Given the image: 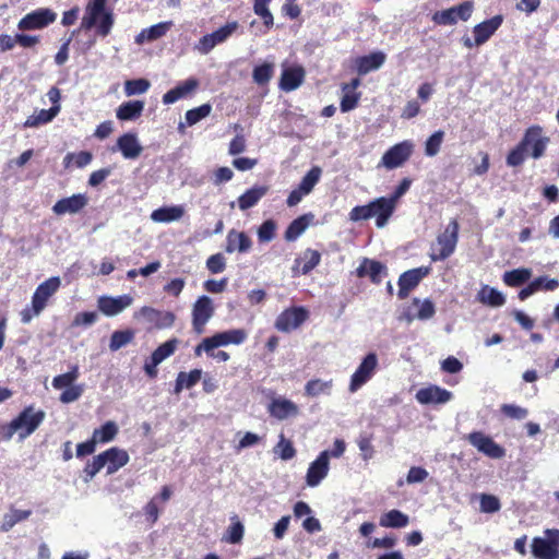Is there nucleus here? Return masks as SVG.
I'll use <instances>...</instances> for the list:
<instances>
[{"label":"nucleus","instance_id":"nucleus-1","mask_svg":"<svg viewBox=\"0 0 559 559\" xmlns=\"http://www.w3.org/2000/svg\"><path fill=\"white\" fill-rule=\"evenodd\" d=\"M61 280L58 276H52L40 283L35 289L31 306L24 308L20 316L24 324L29 323L33 318L38 317L48 306L49 299L59 290Z\"/></svg>","mask_w":559,"mask_h":559},{"label":"nucleus","instance_id":"nucleus-2","mask_svg":"<svg viewBox=\"0 0 559 559\" xmlns=\"http://www.w3.org/2000/svg\"><path fill=\"white\" fill-rule=\"evenodd\" d=\"M107 0H91L81 21V29L96 27L98 35L106 37L114 25L112 13L106 10Z\"/></svg>","mask_w":559,"mask_h":559},{"label":"nucleus","instance_id":"nucleus-3","mask_svg":"<svg viewBox=\"0 0 559 559\" xmlns=\"http://www.w3.org/2000/svg\"><path fill=\"white\" fill-rule=\"evenodd\" d=\"M44 418L45 413L43 411H35L33 407H26L9 425L3 426L0 433L7 440H10L14 433H19L20 439L23 440L38 428Z\"/></svg>","mask_w":559,"mask_h":559},{"label":"nucleus","instance_id":"nucleus-4","mask_svg":"<svg viewBox=\"0 0 559 559\" xmlns=\"http://www.w3.org/2000/svg\"><path fill=\"white\" fill-rule=\"evenodd\" d=\"M459 240V224L456 221H451L444 230L438 235L436 242L430 248V259L436 261H443L453 254Z\"/></svg>","mask_w":559,"mask_h":559},{"label":"nucleus","instance_id":"nucleus-5","mask_svg":"<svg viewBox=\"0 0 559 559\" xmlns=\"http://www.w3.org/2000/svg\"><path fill=\"white\" fill-rule=\"evenodd\" d=\"M247 338V333L241 329L223 331L214 334L211 337H205L194 348V354L200 356L202 352H211L221 346H227L229 344L239 345Z\"/></svg>","mask_w":559,"mask_h":559},{"label":"nucleus","instance_id":"nucleus-6","mask_svg":"<svg viewBox=\"0 0 559 559\" xmlns=\"http://www.w3.org/2000/svg\"><path fill=\"white\" fill-rule=\"evenodd\" d=\"M378 364L379 361L376 353L367 354L362 358L359 366L356 368L355 372L352 374L348 391L350 393H356L366 383H368L374 376L378 368Z\"/></svg>","mask_w":559,"mask_h":559},{"label":"nucleus","instance_id":"nucleus-7","mask_svg":"<svg viewBox=\"0 0 559 559\" xmlns=\"http://www.w3.org/2000/svg\"><path fill=\"white\" fill-rule=\"evenodd\" d=\"M474 11L472 1H464L459 5L447 10L437 11L432 15V21L438 25H454L459 20L467 21Z\"/></svg>","mask_w":559,"mask_h":559},{"label":"nucleus","instance_id":"nucleus-8","mask_svg":"<svg viewBox=\"0 0 559 559\" xmlns=\"http://www.w3.org/2000/svg\"><path fill=\"white\" fill-rule=\"evenodd\" d=\"M57 20V13L49 8H39L25 14L19 22L21 31L41 29Z\"/></svg>","mask_w":559,"mask_h":559},{"label":"nucleus","instance_id":"nucleus-9","mask_svg":"<svg viewBox=\"0 0 559 559\" xmlns=\"http://www.w3.org/2000/svg\"><path fill=\"white\" fill-rule=\"evenodd\" d=\"M214 314L213 301L209 296H201L192 308V326L197 333L204 331L205 324Z\"/></svg>","mask_w":559,"mask_h":559},{"label":"nucleus","instance_id":"nucleus-10","mask_svg":"<svg viewBox=\"0 0 559 559\" xmlns=\"http://www.w3.org/2000/svg\"><path fill=\"white\" fill-rule=\"evenodd\" d=\"M322 170L320 167H312L302 178L298 188L289 193L287 198V205L295 206L304 199V197L308 195L319 182Z\"/></svg>","mask_w":559,"mask_h":559},{"label":"nucleus","instance_id":"nucleus-11","mask_svg":"<svg viewBox=\"0 0 559 559\" xmlns=\"http://www.w3.org/2000/svg\"><path fill=\"white\" fill-rule=\"evenodd\" d=\"M467 440L479 452L491 459H501L504 456V449L480 431L471 432L467 436Z\"/></svg>","mask_w":559,"mask_h":559},{"label":"nucleus","instance_id":"nucleus-12","mask_svg":"<svg viewBox=\"0 0 559 559\" xmlns=\"http://www.w3.org/2000/svg\"><path fill=\"white\" fill-rule=\"evenodd\" d=\"M308 318L304 307H295L283 311L275 321V328L281 332H290L297 329Z\"/></svg>","mask_w":559,"mask_h":559},{"label":"nucleus","instance_id":"nucleus-13","mask_svg":"<svg viewBox=\"0 0 559 559\" xmlns=\"http://www.w3.org/2000/svg\"><path fill=\"white\" fill-rule=\"evenodd\" d=\"M412 147L407 142H399L382 156L380 166L386 169L401 167L411 156Z\"/></svg>","mask_w":559,"mask_h":559},{"label":"nucleus","instance_id":"nucleus-14","mask_svg":"<svg viewBox=\"0 0 559 559\" xmlns=\"http://www.w3.org/2000/svg\"><path fill=\"white\" fill-rule=\"evenodd\" d=\"M330 471V461L326 459V453H321L317 459L310 463L307 474L306 484L307 486L314 488L318 487L323 479L326 478Z\"/></svg>","mask_w":559,"mask_h":559},{"label":"nucleus","instance_id":"nucleus-15","mask_svg":"<svg viewBox=\"0 0 559 559\" xmlns=\"http://www.w3.org/2000/svg\"><path fill=\"white\" fill-rule=\"evenodd\" d=\"M429 272L430 267L428 266H420L404 272L399 278V298L405 299L409 292L414 289Z\"/></svg>","mask_w":559,"mask_h":559},{"label":"nucleus","instance_id":"nucleus-16","mask_svg":"<svg viewBox=\"0 0 559 559\" xmlns=\"http://www.w3.org/2000/svg\"><path fill=\"white\" fill-rule=\"evenodd\" d=\"M132 300V297L129 295H121L117 297L102 296L97 300V306L105 316L114 317L130 307Z\"/></svg>","mask_w":559,"mask_h":559},{"label":"nucleus","instance_id":"nucleus-17","mask_svg":"<svg viewBox=\"0 0 559 559\" xmlns=\"http://www.w3.org/2000/svg\"><path fill=\"white\" fill-rule=\"evenodd\" d=\"M453 397L452 392L440 388L438 385H429L417 391L416 400L424 405L429 404H445Z\"/></svg>","mask_w":559,"mask_h":559},{"label":"nucleus","instance_id":"nucleus-18","mask_svg":"<svg viewBox=\"0 0 559 559\" xmlns=\"http://www.w3.org/2000/svg\"><path fill=\"white\" fill-rule=\"evenodd\" d=\"M532 555L535 559H559V549L550 535L534 537L531 544Z\"/></svg>","mask_w":559,"mask_h":559},{"label":"nucleus","instance_id":"nucleus-19","mask_svg":"<svg viewBox=\"0 0 559 559\" xmlns=\"http://www.w3.org/2000/svg\"><path fill=\"white\" fill-rule=\"evenodd\" d=\"M87 202L88 199L85 194L78 193L56 202L52 211L57 215L76 214L87 205Z\"/></svg>","mask_w":559,"mask_h":559},{"label":"nucleus","instance_id":"nucleus-20","mask_svg":"<svg viewBox=\"0 0 559 559\" xmlns=\"http://www.w3.org/2000/svg\"><path fill=\"white\" fill-rule=\"evenodd\" d=\"M395 204L389 198H378L370 202L372 217H376V225L382 228L395 210Z\"/></svg>","mask_w":559,"mask_h":559},{"label":"nucleus","instance_id":"nucleus-21","mask_svg":"<svg viewBox=\"0 0 559 559\" xmlns=\"http://www.w3.org/2000/svg\"><path fill=\"white\" fill-rule=\"evenodd\" d=\"M269 413L278 420H284L292 416L298 415V406L285 397H274L269 404Z\"/></svg>","mask_w":559,"mask_h":559},{"label":"nucleus","instance_id":"nucleus-22","mask_svg":"<svg viewBox=\"0 0 559 559\" xmlns=\"http://www.w3.org/2000/svg\"><path fill=\"white\" fill-rule=\"evenodd\" d=\"M502 21L503 19L501 15H495L491 19L475 25L473 28V33L475 36L476 46H481L483 44H485L501 26Z\"/></svg>","mask_w":559,"mask_h":559},{"label":"nucleus","instance_id":"nucleus-23","mask_svg":"<svg viewBox=\"0 0 559 559\" xmlns=\"http://www.w3.org/2000/svg\"><path fill=\"white\" fill-rule=\"evenodd\" d=\"M102 455L108 475L116 473L129 462L127 451L116 447L104 451Z\"/></svg>","mask_w":559,"mask_h":559},{"label":"nucleus","instance_id":"nucleus-24","mask_svg":"<svg viewBox=\"0 0 559 559\" xmlns=\"http://www.w3.org/2000/svg\"><path fill=\"white\" fill-rule=\"evenodd\" d=\"M559 287V281L548 276H539L533 280L526 287L520 290L519 298L525 300L540 290L554 292Z\"/></svg>","mask_w":559,"mask_h":559},{"label":"nucleus","instance_id":"nucleus-25","mask_svg":"<svg viewBox=\"0 0 559 559\" xmlns=\"http://www.w3.org/2000/svg\"><path fill=\"white\" fill-rule=\"evenodd\" d=\"M305 70L301 67L285 68L282 71L280 88L284 92L297 90L304 82Z\"/></svg>","mask_w":559,"mask_h":559},{"label":"nucleus","instance_id":"nucleus-26","mask_svg":"<svg viewBox=\"0 0 559 559\" xmlns=\"http://www.w3.org/2000/svg\"><path fill=\"white\" fill-rule=\"evenodd\" d=\"M252 246L251 239L243 233L231 229L226 237V252L233 253L238 251L240 253L249 251Z\"/></svg>","mask_w":559,"mask_h":559},{"label":"nucleus","instance_id":"nucleus-27","mask_svg":"<svg viewBox=\"0 0 559 559\" xmlns=\"http://www.w3.org/2000/svg\"><path fill=\"white\" fill-rule=\"evenodd\" d=\"M385 58V53L382 51H376L367 56L359 57L356 60L358 73L360 75H365L371 71L378 70L384 63Z\"/></svg>","mask_w":559,"mask_h":559},{"label":"nucleus","instance_id":"nucleus-28","mask_svg":"<svg viewBox=\"0 0 559 559\" xmlns=\"http://www.w3.org/2000/svg\"><path fill=\"white\" fill-rule=\"evenodd\" d=\"M183 215V205L162 206L151 213V219L155 223H171L181 219Z\"/></svg>","mask_w":559,"mask_h":559},{"label":"nucleus","instance_id":"nucleus-29","mask_svg":"<svg viewBox=\"0 0 559 559\" xmlns=\"http://www.w3.org/2000/svg\"><path fill=\"white\" fill-rule=\"evenodd\" d=\"M385 266L373 260L364 259L357 269V275L359 277L368 276L373 283L379 284L382 280V275L385 274Z\"/></svg>","mask_w":559,"mask_h":559},{"label":"nucleus","instance_id":"nucleus-30","mask_svg":"<svg viewBox=\"0 0 559 559\" xmlns=\"http://www.w3.org/2000/svg\"><path fill=\"white\" fill-rule=\"evenodd\" d=\"M32 514L31 510H19L10 508L0 520V533H7L12 530L17 523L27 520Z\"/></svg>","mask_w":559,"mask_h":559},{"label":"nucleus","instance_id":"nucleus-31","mask_svg":"<svg viewBox=\"0 0 559 559\" xmlns=\"http://www.w3.org/2000/svg\"><path fill=\"white\" fill-rule=\"evenodd\" d=\"M143 108L144 103L142 100L124 102L117 108L116 116L122 121L134 120L141 116Z\"/></svg>","mask_w":559,"mask_h":559},{"label":"nucleus","instance_id":"nucleus-32","mask_svg":"<svg viewBox=\"0 0 559 559\" xmlns=\"http://www.w3.org/2000/svg\"><path fill=\"white\" fill-rule=\"evenodd\" d=\"M267 192V188L255 186L238 198V206L241 211H246L254 206Z\"/></svg>","mask_w":559,"mask_h":559},{"label":"nucleus","instance_id":"nucleus-33","mask_svg":"<svg viewBox=\"0 0 559 559\" xmlns=\"http://www.w3.org/2000/svg\"><path fill=\"white\" fill-rule=\"evenodd\" d=\"M477 299L484 305L490 307H501L506 302L504 295L496 288L484 285L477 294Z\"/></svg>","mask_w":559,"mask_h":559},{"label":"nucleus","instance_id":"nucleus-34","mask_svg":"<svg viewBox=\"0 0 559 559\" xmlns=\"http://www.w3.org/2000/svg\"><path fill=\"white\" fill-rule=\"evenodd\" d=\"M408 523V515L395 509L382 514L379 521L380 526L391 528L405 527Z\"/></svg>","mask_w":559,"mask_h":559},{"label":"nucleus","instance_id":"nucleus-35","mask_svg":"<svg viewBox=\"0 0 559 559\" xmlns=\"http://www.w3.org/2000/svg\"><path fill=\"white\" fill-rule=\"evenodd\" d=\"M333 388L332 380L312 379L305 385V394L309 397L330 395Z\"/></svg>","mask_w":559,"mask_h":559},{"label":"nucleus","instance_id":"nucleus-36","mask_svg":"<svg viewBox=\"0 0 559 559\" xmlns=\"http://www.w3.org/2000/svg\"><path fill=\"white\" fill-rule=\"evenodd\" d=\"M202 378L201 369H193L190 372H179L176 379L175 393H180L183 389L193 388Z\"/></svg>","mask_w":559,"mask_h":559},{"label":"nucleus","instance_id":"nucleus-37","mask_svg":"<svg viewBox=\"0 0 559 559\" xmlns=\"http://www.w3.org/2000/svg\"><path fill=\"white\" fill-rule=\"evenodd\" d=\"M321 261V254L317 250L307 249L302 255L296 259V266L300 267L302 275L312 271Z\"/></svg>","mask_w":559,"mask_h":559},{"label":"nucleus","instance_id":"nucleus-38","mask_svg":"<svg viewBox=\"0 0 559 559\" xmlns=\"http://www.w3.org/2000/svg\"><path fill=\"white\" fill-rule=\"evenodd\" d=\"M118 433V426L115 421H106L103 426L95 429L92 435V439L95 443H107L115 439Z\"/></svg>","mask_w":559,"mask_h":559},{"label":"nucleus","instance_id":"nucleus-39","mask_svg":"<svg viewBox=\"0 0 559 559\" xmlns=\"http://www.w3.org/2000/svg\"><path fill=\"white\" fill-rule=\"evenodd\" d=\"M532 276V270L526 267L514 269L503 274V282L511 287L526 283Z\"/></svg>","mask_w":559,"mask_h":559},{"label":"nucleus","instance_id":"nucleus-40","mask_svg":"<svg viewBox=\"0 0 559 559\" xmlns=\"http://www.w3.org/2000/svg\"><path fill=\"white\" fill-rule=\"evenodd\" d=\"M60 110L59 105L51 106L49 109H41L38 112L29 116L25 121L26 127H37L39 124L51 121Z\"/></svg>","mask_w":559,"mask_h":559},{"label":"nucleus","instance_id":"nucleus-41","mask_svg":"<svg viewBox=\"0 0 559 559\" xmlns=\"http://www.w3.org/2000/svg\"><path fill=\"white\" fill-rule=\"evenodd\" d=\"M412 305L416 311L415 317H417V320H429L436 313L435 304L430 299L414 298Z\"/></svg>","mask_w":559,"mask_h":559},{"label":"nucleus","instance_id":"nucleus-42","mask_svg":"<svg viewBox=\"0 0 559 559\" xmlns=\"http://www.w3.org/2000/svg\"><path fill=\"white\" fill-rule=\"evenodd\" d=\"M274 73V63L273 62H264L262 64L255 66L252 71V79L254 83L258 85H264L269 83Z\"/></svg>","mask_w":559,"mask_h":559},{"label":"nucleus","instance_id":"nucleus-43","mask_svg":"<svg viewBox=\"0 0 559 559\" xmlns=\"http://www.w3.org/2000/svg\"><path fill=\"white\" fill-rule=\"evenodd\" d=\"M142 150L139 142H116L111 147L112 152H120L122 156L128 159L136 158Z\"/></svg>","mask_w":559,"mask_h":559},{"label":"nucleus","instance_id":"nucleus-44","mask_svg":"<svg viewBox=\"0 0 559 559\" xmlns=\"http://www.w3.org/2000/svg\"><path fill=\"white\" fill-rule=\"evenodd\" d=\"M92 162V154L86 151H82L79 153H69L63 158V164L66 168H70L72 166L76 168H82L88 165Z\"/></svg>","mask_w":559,"mask_h":559},{"label":"nucleus","instance_id":"nucleus-45","mask_svg":"<svg viewBox=\"0 0 559 559\" xmlns=\"http://www.w3.org/2000/svg\"><path fill=\"white\" fill-rule=\"evenodd\" d=\"M151 86V83L148 80L144 78L140 79H133V80H127L124 82V94L127 96H134V95H141L144 94Z\"/></svg>","mask_w":559,"mask_h":559},{"label":"nucleus","instance_id":"nucleus-46","mask_svg":"<svg viewBox=\"0 0 559 559\" xmlns=\"http://www.w3.org/2000/svg\"><path fill=\"white\" fill-rule=\"evenodd\" d=\"M271 0H254L253 11L263 20V25L266 29L273 26L274 17L269 10V3Z\"/></svg>","mask_w":559,"mask_h":559},{"label":"nucleus","instance_id":"nucleus-47","mask_svg":"<svg viewBox=\"0 0 559 559\" xmlns=\"http://www.w3.org/2000/svg\"><path fill=\"white\" fill-rule=\"evenodd\" d=\"M212 106L210 104H202L197 108L188 110L185 115L186 124L193 126L200 120L204 119L211 114Z\"/></svg>","mask_w":559,"mask_h":559},{"label":"nucleus","instance_id":"nucleus-48","mask_svg":"<svg viewBox=\"0 0 559 559\" xmlns=\"http://www.w3.org/2000/svg\"><path fill=\"white\" fill-rule=\"evenodd\" d=\"M308 226L306 216H300L294 219L285 231V239L288 241L296 240L300 235L304 234Z\"/></svg>","mask_w":559,"mask_h":559},{"label":"nucleus","instance_id":"nucleus-49","mask_svg":"<svg viewBox=\"0 0 559 559\" xmlns=\"http://www.w3.org/2000/svg\"><path fill=\"white\" fill-rule=\"evenodd\" d=\"M133 336L134 334L130 330L115 331L110 337V350L116 352L122 348L123 346L128 345L132 341Z\"/></svg>","mask_w":559,"mask_h":559},{"label":"nucleus","instance_id":"nucleus-50","mask_svg":"<svg viewBox=\"0 0 559 559\" xmlns=\"http://www.w3.org/2000/svg\"><path fill=\"white\" fill-rule=\"evenodd\" d=\"M238 27V22L233 21L211 33L210 36L217 46L225 43L237 31Z\"/></svg>","mask_w":559,"mask_h":559},{"label":"nucleus","instance_id":"nucleus-51","mask_svg":"<svg viewBox=\"0 0 559 559\" xmlns=\"http://www.w3.org/2000/svg\"><path fill=\"white\" fill-rule=\"evenodd\" d=\"M178 340L173 338L169 340L162 345H159L152 354V357L159 364H162L165 359L171 356L177 348Z\"/></svg>","mask_w":559,"mask_h":559},{"label":"nucleus","instance_id":"nucleus-52","mask_svg":"<svg viewBox=\"0 0 559 559\" xmlns=\"http://www.w3.org/2000/svg\"><path fill=\"white\" fill-rule=\"evenodd\" d=\"M531 142H521L513 151L510 152V154L507 157V164L509 166H519L521 165L527 155V144Z\"/></svg>","mask_w":559,"mask_h":559},{"label":"nucleus","instance_id":"nucleus-53","mask_svg":"<svg viewBox=\"0 0 559 559\" xmlns=\"http://www.w3.org/2000/svg\"><path fill=\"white\" fill-rule=\"evenodd\" d=\"M274 453L277 454L282 460L288 461L296 454V450L289 440H286L283 435L280 437L278 443L274 448Z\"/></svg>","mask_w":559,"mask_h":559},{"label":"nucleus","instance_id":"nucleus-54","mask_svg":"<svg viewBox=\"0 0 559 559\" xmlns=\"http://www.w3.org/2000/svg\"><path fill=\"white\" fill-rule=\"evenodd\" d=\"M501 508L500 501L496 496L483 493L480 496V511L484 513H495Z\"/></svg>","mask_w":559,"mask_h":559},{"label":"nucleus","instance_id":"nucleus-55","mask_svg":"<svg viewBox=\"0 0 559 559\" xmlns=\"http://www.w3.org/2000/svg\"><path fill=\"white\" fill-rule=\"evenodd\" d=\"M105 467V462H103L102 453L94 456L91 462H88L84 468L85 481H90L95 477V475L100 472L102 468Z\"/></svg>","mask_w":559,"mask_h":559},{"label":"nucleus","instance_id":"nucleus-56","mask_svg":"<svg viewBox=\"0 0 559 559\" xmlns=\"http://www.w3.org/2000/svg\"><path fill=\"white\" fill-rule=\"evenodd\" d=\"M173 26V22H160L151 27L146 28V34L148 35V41L156 40L166 35V33Z\"/></svg>","mask_w":559,"mask_h":559},{"label":"nucleus","instance_id":"nucleus-57","mask_svg":"<svg viewBox=\"0 0 559 559\" xmlns=\"http://www.w3.org/2000/svg\"><path fill=\"white\" fill-rule=\"evenodd\" d=\"M501 412L509 418L522 420L528 416V411L524 407L514 404H503Z\"/></svg>","mask_w":559,"mask_h":559},{"label":"nucleus","instance_id":"nucleus-58","mask_svg":"<svg viewBox=\"0 0 559 559\" xmlns=\"http://www.w3.org/2000/svg\"><path fill=\"white\" fill-rule=\"evenodd\" d=\"M206 267L212 274L222 273L226 267V259L222 253L211 255L206 261Z\"/></svg>","mask_w":559,"mask_h":559},{"label":"nucleus","instance_id":"nucleus-59","mask_svg":"<svg viewBox=\"0 0 559 559\" xmlns=\"http://www.w3.org/2000/svg\"><path fill=\"white\" fill-rule=\"evenodd\" d=\"M275 236V223L265 221L258 229V237L261 242H270Z\"/></svg>","mask_w":559,"mask_h":559},{"label":"nucleus","instance_id":"nucleus-60","mask_svg":"<svg viewBox=\"0 0 559 559\" xmlns=\"http://www.w3.org/2000/svg\"><path fill=\"white\" fill-rule=\"evenodd\" d=\"M371 217H372V213H371L370 203H368L367 205L355 206L349 212V219L352 222L365 221V219H369Z\"/></svg>","mask_w":559,"mask_h":559},{"label":"nucleus","instance_id":"nucleus-61","mask_svg":"<svg viewBox=\"0 0 559 559\" xmlns=\"http://www.w3.org/2000/svg\"><path fill=\"white\" fill-rule=\"evenodd\" d=\"M198 80L191 78L183 82H180L177 86L174 87V90L181 99L186 97L188 94L192 93L198 87Z\"/></svg>","mask_w":559,"mask_h":559},{"label":"nucleus","instance_id":"nucleus-62","mask_svg":"<svg viewBox=\"0 0 559 559\" xmlns=\"http://www.w3.org/2000/svg\"><path fill=\"white\" fill-rule=\"evenodd\" d=\"M359 95L356 92L344 91V95L341 99V110L347 112L357 106Z\"/></svg>","mask_w":559,"mask_h":559},{"label":"nucleus","instance_id":"nucleus-63","mask_svg":"<svg viewBox=\"0 0 559 559\" xmlns=\"http://www.w3.org/2000/svg\"><path fill=\"white\" fill-rule=\"evenodd\" d=\"M83 393V389L81 385H72L70 388L64 389V391L60 395V401L64 404H69L75 402L80 399Z\"/></svg>","mask_w":559,"mask_h":559},{"label":"nucleus","instance_id":"nucleus-64","mask_svg":"<svg viewBox=\"0 0 559 559\" xmlns=\"http://www.w3.org/2000/svg\"><path fill=\"white\" fill-rule=\"evenodd\" d=\"M428 472L418 466H413L409 468L408 474L406 476L407 484H418L423 483L428 477Z\"/></svg>","mask_w":559,"mask_h":559}]
</instances>
